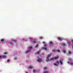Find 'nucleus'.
Masks as SVG:
<instances>
[{"label":"nucleus","mask_w":73,"mask_h":73,"mask_svg":"<svg viewBox=\"0 0 73 73\" xmlns=\"http://www.w3.org/2000/svg\"><path fill=\"white\" fill-rule=\"evenodd\" d=\"M60 62L61 65H62V61H60Z\"/></svg>","instance_id":"4468645a"},{"label":"nucleus","mask_w":73,"mask_h":73,"mask_svg":"<svg viewBox=\"0 0 73 73\" xmlns=\"http://www.w3.org/2000/svg\"><path fill=\"white\" fill-rule=\"evenodd\" d=\"M36 72V70H33V72Z\"/></svg>","instance_id":"f704fd0d"},{"label":"nucleus","mask_w":73,"mask_h":73,"mask_svg":"<svg viewBox=\"0 0 73 73\" xmlns=\"http://www.w3.org/2000/svg\"><path fill=\"white\" fill-rule=\"evenodd\" d=\"M31 50V49H29V50Z\"/></svg>","instance_id":"ea45409f"},{"label":"nucleus","mask_w":73,"mask_h":73,"mask_svg":"<svg viewBox=\"0 0 73 73\" xmlns=\"http://www.w3.org/2000/svg\"><path fill=\"white\" fill-rule=\"evenodd\" d=\"M57 58H58V56H57L56 57H54L53 58H51L50 60H53L54 59H55V60H56V59H57Z\"/></svg>","instance_id":"f257e3e1"},{"label":"nucleus","mask_w":73,"mask_h":73,"mask_svg":"<svg viewBox=\"0 0 73 73\" xmlns=\"http://www.w3.org/2000/svg\"><path fill=\"white\" fill-rule=\"evenodd\" d=\"M67 43L68 44H69V45H70V44H71V43H70V42H67Z\"/></svg>","instance_id":"2eb2a0df"},{"label":"nucleus","mask_w":73,"mask_h":73,"mask_svg":"<svg viewBox=\"0 0 73 73\" xmlns=\"http://www.w3.org/2000/svg\"><path fill=\"white\" fill-rule=\"evenodd\" d=\"M2 58H6V56H4V55H2Z\"/></svg>","instance_id":"423d86ee"},{"label":"nucleus","mask_w":73,"mask_h":73,"mask_svg":"<svg viewBox=\"0 0 73 73\" xmlns=\"http://www.w3.org/2000/svg\"><path fill=\"white\" fill-rule=\"evenodd\" d=\"M38 48V44H37L36 46V48Z\"/></svg>","instance_id":"4be33fe9"},{"label":"nucleus","mask_w":73,"mask_h":73,"mask_svg":"<svg viewBox=\"0 0 73 73\" xmlns=\"http://www.w3.org/2000/svg\"><path fill=\"white\" fill-rule=\"evenodd\" d=\"M51 56V54H50L48 55L47 56L46 59H47V61L48 62V61H49V57H50Z\"/></svg>","instance_id":"f03ea898"},{"label":"nucleus","mask_w":73,"mask_h":73,"mask_svg":"<svg viewBox=\"0 0 73 73\" xmlns=\"http://www.w3.org/2000/svg\"><path fill=\"white\" fill-rule=\"evenodd\" d=\"M0 40L2 41V42H3V41H4V40L3 39H1Z\"/></svg>","instance_id":"f8f14e48"},{"label":"nucleus","mask_w":73,"mask_h":73,"mask_svg":"<svg viewBox=\"0 0 73 73\" xmlns=\"http://www.w3.org/2000/svg\"><path fill=\"white\" fill-rule=\"evenodd\" d=\"M37 54H39V52H37Z\"/></svg>","instance_id":"72a5a7b5"},{"label":"nucleus","mask_w":73,"mask_h":73,"mask_svg":"<svg viewBox=\"0 0 73 73\" xmlns=\"http://www.w3.org/2000/svg\"><path fill=\"white\" fill-rule=\"evenodd\" d=\"M29 69H32V66H29Z\"/></svg>","instance_id":"dca6fc26"},{"label":"nucleus","mask_w":73,"mask_h":73,"mask_svg":"<svg viewBox=\"0 0 73 73\" xmlns=\"http://www.w3.org/2000/svg\"><path fill=\"white\" fill-rule=\"evenodd\" d=\"M68 53L69 54H71V52L69 51H68Z\"/></svg>","instance_id":"5701e85b"},{"label":"nucleus","mask_w":73,"mask_h":73,"mask_svg":"<svg viewBox=\"0 0 73 73\" xmlns=\"http://www.w3.org/2000/svg\"><path fill=\"white\" fill-rule=\"evenodd\" d=\"M68 60H70V61H72V59H71L68 58Z\"/></svg>","instance_id":"393cba45"},{"label":"nucleus","mask_w":73,"mask_h":73,"mask_svg":"<svg viewBox=\"0 0 73 73\" xmlns=\"http://www.w3.org/2000/svg\"><path fill=\"white\" fill-rule=\"evenodd\" d=\"M40 39H42V37H40Z\"/></svg>","instance_id":"c85d7f7f"},{"label":"nucleus","mask_w":73,"mask_h":73,"mask_svg":"<svg viewBox=\"0 0 73 73\" xmlns=\"http://www.w3.org/2000/svg\"><path fill=\"white\" fill-rule=\"evenodd\" d=\"M71 41L72 42V43H73V40L72 39L71 40Z\"/></svg>","instance_id":"bb28decb"},{"label":"nucleus","mask_w":73,"mask_h":73,"mask_svg":"<svg viewBox=\"0 0 73 73\" xmlns=\"http://www.w3.org/2000/svg\"><path fill=\"white\" fill-rule=\"evenodd\" d=\"M33 43H36V41L35 40H34L32 42Z\"/></svg>","instance_id":"a211bd4d"},{"label":"nucleus","mask_w":73,"mask_h":73,"mask_svg":"<svg viewBox=\"0 0 73 73\" xmlns=\"http://www.w3.org/2000/svg\"><path fill=\"white\" fill-rule=\"evenodd\" d=\"M29 49H32V46H31L30 47H29Z\"/></svg>","instance_id":"cd10ccee"},{"label":"nucleus","mask_w":73,"mask_h":73,"mask_svg":"<svg viewBox=\"0 0 73 73\" xmlns=\"http://www.w3.org/2000/svg\"><path fill=\"white\" fill-rule=\"evenodd\" d=\"M13 41L15 42H16V41L14 40Z\"/></svg>","instance_id":"4c0bfd02"},{"label":"nucleus","mask_w":73,"mask_h":73,"mask_svg":"<svg viewBox=\"0 0 73 73\" xmlns=\"http://www.w3.org/2000/svg\"><path fill=\"white\" fill-rule=\"evenodd\" d=\"M46 68H47L46 67H44L43 68V69L44 70H46Z\"/></svg>","instance_id":"9d476101"},{"label":"nucleus","mask_w":73,"mask_h":73,"mask_svg":"<svg viewBox=\"0 0 73 73\" xmlns=\"http://www.w3.org/2000/svg\"><path fill=\"white\" fill-rule=\"evenodd\" d=\"M37 61L39 62H41V61H42V60H41V58H38Z\"/></svg>","instance_id":"20e7f679"},{"label":"nucleus","mask_w":73,"mask_h":73,"mask_svg":"<svg viewBox=\"0 0 73 73\" xmlns=\"http://www.w3.org/2000/svg\"><path fill=\"white\" fill-rule=\"evenodd\" d=\"M48 73V71H44L43 73Z\"/></svg>","instance_id":"1a4fd4ad"},{"label":"nucleus","mask_w":73,"mask_h":73,"mask_svg":"<svg viewBox=\"0 0 73 73\" xmlns=\"http://www.w3.org/2000/svg\"><path fill=\"white\" fill-rule=\"evenodd\" d=\"M68 62V64H70L69 62Z\"/></svg>","instance_id":"58836bf2"},{"label":"nucleus","mask_w":73,"mask_h":73,"mask_svg":"<svg viewBox=\"0 0 73 73\" xmlns=\"http://www.w3.org/2000/svg\"><path fill=\"white\" fill-rule=\"evenodd\" d=\"M54 66H58V64L56 63H54Z\"/></svg>","instance_id":"6e6552de"},{"label":"nucleus","mask_w":73,"mask_h":73,"mask_svg":"<svg viewBox=\"0 0 73 73\" xmlns=\"http://www.w3.org/2000/svg\"><path fill=\"white\" fill-rule=\"evenodd\" d=\"M29 40H32V38H29Z\"/></svg>","instance_id":"aec40b11"},{"label":"nucleus","mask_w":73,"mask_h":73,"mask_svg":"<svg viewBox=\"0 0 73 73\" xmlns=\"http://www.w3.org/2000/svg\"><path fill=\"white\" fill-rule=\"evenodd\" d=\"M50 43L51 44H53V42H50Z\"/></svg>","instance_id":"412c9836"},{"label":"nucleus","mask_w":73,"mask_h":73,"mask_svg":"<svg viewBox=\"0 0 73 73\" xmlns=\"http://www.w3.org/2000/svg\"><path fill=\"white\" fill-rule=\"evenodd\" d=\"M56 63H57V64L58 65L59 64V62L58 61H56Z\"/></svg>","instance_id":"ddd939ff"},{"label":"nucleus","mask_w":73,"mask_h":73,"mask_svg":"<svg viewBox=\"0 0 73 73\" xmlns=\"http://www.w3.org/2000/svg\"><path fill=\"white\" fill-rule=\"evenodd\" d=\"M47 45L46 44L44 45V47H46V48H43V49L45 50H47V48H48V47H46Z\"/></svg>","instance_id":"7ed1b4c3"},{"label":"nucleus","mask_w":73,"mask_h":73,"mask_svg":"<svg viewBox=\"0 0 73 73\" xmlns=\"http://www.w3.org/2000/svg\"><path fill=\"white\" fill-rule=\"evenodd\" d=\"M43 44H45V42H43Z\"/></svg>","instance_id":"e433bc0d"},{"label":"nucleus","mask_w":73,"mask_h":73,"mask_svg":"<svg viewBox=\"0 0 73 73\" xmlns=\"http://www.w3.org/2000/svg\"><path fill=\"white\" fill-rule=\"evenodd\" d=\"M53 52H56L55 50H53Z\"/></svg>","instance_id":"473e14b6"},{"label":"nucleus","mask_w":73,"mask_h":73,"mask_svg":"<svg viewBox=\"0 0 73 73\" xmlns=\"http://www.w3.org/2000/svg\"><path fill=\"white\" fill-rule=\"evenodd\" d=\"M56 52H60V51L59 50H57Z\"/></svg>","instance_id":"a878e982"},{"label":"nucleus","mask_w":73,"mask_h":73,"mask_svg":"<svg viewBox=\"0 0 73 73\" xmlns=\"http://www.w3.org/2000/svg\"><path fill=\"white\" fill-rule=\"evenodd\" d=\"M7 62H9V60H7Z\"/></svg>","instance_id":"2f4dec72"},{"label":"nucleus","mask_w":73,"mask_h":73,"mask_svg":"<svg viewBox=\"0 0 73 73\" xmlns=\"http://www.w3.org/2000/svg\"><path fill=\"white\" fill-rule=\"evenodd\" d=\"M70 64L71 65H73V63L70 62Z\"/></svg>","instance_id":"f3484780"},{"label":"nucleus","mask_w":73,"mask_h":73,"mask_svg":"<svg viewBox=\"0 0 73 73\" xmlns=\"http://www.w3.org/2000/svg\"><path fill=\"white\" fill-rule=\"evenodd\" d=\"M61 45H62V46H66L65 44H64V43H62L61 44Z\"/></svg>","instance_id":"0eeeda50"},{"label":"nucleus","mask_w":73,"mask_h":73,"mask_svg":"<svg viewBox=\"0 0 73 73\" xmlns=\"http://www.w3.org/2000/svg\"><path fill=\"white\" fill-rule=\"evenodd\" d=\"M4 54H7V53L6 52V53H4Z\"/></svg>","instance_id":"7c9ffc66"},{"label":"nucleus","mask_w":73,"mask_h":73,"mask_svg":"<svg viewBox=\"0 0 73 73\" xmlns=\"http://www.w3.org/2000/svg\"><path fill=\"white\" fill-rule=\"evenodd\" d=\"M63 52L64 53H65V52H66L64 50V51H63Z\"/></svg>","instance_id":"b1692460"},{"label":"nucleus","mask_w":73,"mask_h":73,"mask_svg":"<svg viewBox=\"0 0 73 73\" xmlns=\"http://www.w3.org/2000/svg\"><path fill=\"white\" fill-rule=\"evenodd\" d=\"M58 40H60V41H62L63 40V38H61L59 37L58 38Z\"/></svg>","instance_id":"39448f33"},{"label":"nucleus","mask_w":73,"mask_h":73,"mask_svg":"<svg viewBox=\"0 0 73 73\" xmlns=\"http://www.w3.org/2000/svg\"><path fill=\"white\" fill-rule=\"evenodd\" d=\"M12 43L11 42H10V45H12Z\"/></svg>","instance_id":"c756f323"},{"label":"nucleus","mask_w":73,"mask_h":73,"mask_svg":"<svg viewBox=\"0 0 73 73\" xmlns=\"http://www.w3.org/2000/svg\"><path fill=\"white\" fill-rule=\"evenodd\" d=\"M1 57H2V56H0V58H1Z\"/></svg>","instance_id":"c9c22d12"},{"label":"nucleus","mask_w":73,"mask_h":73,"mask_svg":"<svg viewBox=\"0 0 73 73\" xmlns=\"http://www.w3.org/2000/svg\"><path fill=\"white\" fill-rule=\"evenodd\" d=\"M29 50H27V51H26V53H29Z\"/></svg>","instance_id":"9b49d317"},{"label":"nucleus","mask_w":73,"mask_h":73,"mask_svg":"<svg viewBox=\"0 0 73 73\" xmlns=\"http://www.w3.org/2000/svg\"><path fill=\"white\" fill-rule=\"evenodd\" d=\"M17 58H16V57H15V58H14V59L15 60H17Z\"/></svg>","instance_id":"6ab92c4d"}]
</instances>
